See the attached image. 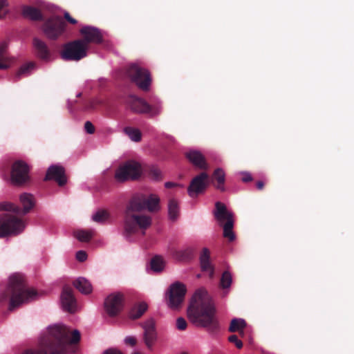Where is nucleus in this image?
Listing matches in <instances>:
<instances>
[{"label": "nucleus", "instance_id": "f257e3e1", "mask_svg": "<svg viewBox=\"0 0 354 354\" xmlns=\"http://www.w3.org/2000/svg\"><path fill=\"white\" fill-rule=\"evenodd\" d=\"M160 198L155 194L133 196L127 204L124 214V235L129 239L138 230H146L151 225V218L141 212H156L160 209Z\"/></svg>", "mask_w": 354, "mask_h": 354}, {"label": "nucleus", "instance_id": "f03ea898", "mask_svg": "<svg viewBox=\"0 0 354 354\" xmlns=\"http://www.w3.org/2000/svg\"><path fill=\"white\" fill-rule=\"evenodd\" d=\"M81 338L79 330L71 331L64 325L48 328V335L42 337L37 350L27 348L21 354H67L71 345L77 344Z\"/></svg>", "mask_w": 354, "mask_h": 354}, {"label": "nucleus", "instance_id": "7ed1b4c3", "mask_svg": "<svg viewBox=\"0 0 354 354\" xmlns=\"http://www.w3.org/2000/svg\"><path fill=\"white\" fill-rule=\"evenodd\" d=\"M215 313L214 304L207 290L204 288L196 290L187 308L189 321L210 333H215L219 328Z\"/></svg>", "mask_w": 354, "mask_h": 354}, {"label": "nucleus", "instance_id": "20e7f679", "mask_svg": "<svg viewBox=\"0 0 354 354\" xmlns=\"http://www.w3.org/2000/svg\"><path fill=\"white\" fill-rule=\"evenodd\" d=\"M37 295V291L29 288L21 276L15 274L10 277L9 285L1 299L9 298V310H12L23 304L34 300Z\"/></svg>", "mask_w": 354, "mask_h": 354}, {"label": "nucleus", "instance_id": "39448f33", "mask_svg": "<svg viewBox=\"0 0 354 354\" xmlns=\"http://www.w3.org/2000/svg\"><path fill=\"white\" fill-rule=\"evenodd\" d=\"M23 219L15 215L3 213L0 214V238L17 236L25 229Z\"/></svg>", "mask_w": 354, "mask_h": 354}, {"label": "nucleus", "instance_id": "423d86ee", "mask_svg": "<svg viewBox=\"0 0 354 354\" xmlns=\"http://www.w3.org/2000/svg\"><path fill=\"white\" fill-rule=\"evenodd\" d=\"M88 50V46L78 39L64 44L60 56L64 61L78 62L87 56Z\"/></svg>", "mask_w": 354, "mask_h": 354}, {"label": "nucleus", "instance_id": "0eeeda50", "mask_svg": "<svg viewBox=\"0 0 354 354\" xmlns=\"http://www.w3.org/2000/svg\"><path fill=\"white\" fill-rule=\"evenodd\" d=\"M127 76L139 88L148 91L151 84V77L149 71L137 64H129L126 70Z\"/></svg>", "mask_w": 354, "mask_h": 354}, {"label": "nucleus", "instance_id": "6e6552de", "mask_svg": "<svg viewBox=\"0 0 354 354\" xmlns=\"http://www.w3.org/2000/svg\"><path fill=\"white\" fill-rule=\"evenodd\" d=\"M125 102L133 112L136 113H148L151 117L159 115L162 111V107L160 104L150 105L142 98L133 95H129Z\"/></svg>", "mask_w": 354, "mask_h": 354}, {"label": "nucleus", "instance_id": "1a4fd4ad", "mask_svg": "<svg viewBox=\"0 0 354 354\" xmlns=\"http://www.w3.org/2000/svg\"><path fill=\"white\" fill-rule=\"evenodd\" d=\"M29 166L23 160H16L13 162L10 171L12 183L18 186H21L30 182Z\"/></svg>", "mask_w": 354, "mask_h": 354}, {"label": "nucleus", "instance_id": "9d476101", "mask_svg": "<svg viewBox=\"0 0 354 354\" xmlns=\"http://www.w3.org/2000/svg\"><path fill=\"white\" fill-rule=\"evenodd\" d=\"M140 174V165L135 162H127L116 169L114 177L117 182L123 183L129 180H136Z\"/></svg>", "mask_w": 354, "mask_h": 354}, {"label": "nucleus", "instance_id": "9b49d317", "mask_svg": "<svg viewBox=\"0 0 354 354\" xmlns=\"http://www.w3.org/2000/svg\"><path fill=\"white\" fill-rule=\"evenodd\" d=\"M66 24L64 19L58 16L51 17L43 25V31L50 39H57L65 31Z\"/></svg>", "mask_w": 354, "mask_h": 354}, {"label": "nucleus", "instance_id": "f8f14e48", "mask_svg": "<svg viewBox=\"0 0 354 354\" xmlns=\"http://www.w3.org/2000/svg\"><path fill=\"white\" fill-rule=\"evenodd\" d=\"M187 292L185 285L180 282H175L171 284L169 290V298L167 304L172 309H177L181 306L184 301Z\"/></svg>", "mask_w": 354, "mask_h": 354}, {"label": "nucleus", "instance_id": "ddd939ff", "mask_svg": "<svg viewBox=\"0 0 354 354\" xmlns=\"http://www.w3.org/2000/svg\"><path fill=\"white\" fill-rule=\"evenodd\" d=\"M124 306V297L120 292L109 295L104 301V309L110 317H115L120 313Z\"/></svg>", "mask_w": 354, "mask_h": 354}, {"label": "nucleus", "instance_id": "4468645a", "mask_svg": "<svg viewBox=\"0 0 354 354\" xmlns=\"http://www.w3.org/2000/svg\"><path fill=\"white\" fill-rule=\"evenodd\" d=\"M209 176L206 172H201L190 182L187 188L189 195L194 198L203 193L208 185Z\"/></svg>", "mask_w": 354, "mask_h": 354}, {"label": "nucleus", "instance_id": "2eb2a0df", "mask_svg": "<svg viewBox=\"0 0 354 354\" xmlns=\"http://www.w3.org/2000/svg\"><path fill=\"white\" fill-rule=\"evenodd\" d=\"M82 35V39H80L83 41V44L89 48L91 43L100 44L102 42L103 37L101 32L97 28L93 26H84L80 30Z\"/></svg>", "mask_w": 354, "mask_h": 354}, {"label": "nucleus", "instance_id": "dca6fc26", "mask_svg": "<svg viewBox=\"0 0 354 354\" xmlns=\"http://www.w3.org/2000/svg\"><path fill=\"white\" fill-rule=\"evenodd\" d=\"M61 303L63 309L70 313L75 312L77 308V301L73 294V289L65 286L63 288L61 295Z\"/></svg>", "mask_w": 354, "mask_h": 354}, {"label": "nucleus", "instance_id": "f3484780", "mask_svg": "<svg viewBox=\"0 0 354 354\" xmlns=\"http://www.w3.org/2000/svg\"><path fill=\"white\" fill-rule=\"evenodd\" d=\"M53 180L59 186H64L66 183L64 168L59 165H51L48 167L44 180Z\"/></svg>", "mask_w": 354, "mask_h": 354}, {"label": "nucleus", "instance_id": "a211bd4d", "mask_svg": "<svg viewBox=\"0 0 354 354\" xmlns=\"http://www.w3.org/2000/svg\"><path fill=\"white\" fill-rule=\"evenodd\" d=\"M144 341L146 346L151 349L156 339V333L155 330V323L153 319L146 321L143 324Z\"/></svg>", "mask_w": 354, "mask_h": 354}, {"label": "nucleus", "instance_id": "6ab92c4d", "mask_svg": "<svg viewBox=\"0 0 354 354\" xmlns=\"http://www.w3.org/2000/svg\"><path fill=\"white\" fill-rule=\"evenodd\" d=\"M186 158L196 167L202 170L208 169V164L204 156L200 151L196 150L189 151L186 153Z\"/></svg>", "mask_w": 354, "mask_h": 354}, {"label": "nucleus", "instance_id": "aec40b11", "mask_svg": "<svg viewBox=\"0 0 354 354\" xmlns=\"http://www.w3.org/2000/svg\"><path fill=\"white\" fill-rule=\"evenodd\" d=\"M32 44L36 55L41 59L48 61L50 59L51 53L47 44L38 38H34Z\"/></svg>", "mask_w": 354, "mask_h": 354}, {"label": "nucleus", "instance_id": "412c9836", "mask_svg": "<svg viewBox=\"0 0 354 354\" xmlns=\"http://www.w3.org/2000/svg\"><path fill=\"white\" fill-rule=\"evenodd\" d=\"M200 263L201 270L203 271L209 272V277H213L214 271L210 261V252L206 248H204L201 253Z\"/></svg>", "mask_w": 354, "mask_h": 354}, {"label": "nucleus", "instance_id": "4be33fe9", "mask_svg": "<svg viewBox=\"0 0 354 354\" xmlns=\"http://www.w3.org/2000/svg\"><path fill=\"white\" fill-rule=\"evenodd\" d=\"M20 202L23 206L21 209V214L25 215L30 212L35 204V201L33 195L28 193H24L20 195Z\"/></svg>", "mask_w": 354, "mask_h": 354}, {"label": "nucleus", "instance_id": "5701e85b", "mask_svg": "<svg viewBox=\"0 0 354 354\" xmlns=\"http://www.w3.org/2000/svg\"><path fill=\"white\" fill-rule=\"evenodd\" d=\"M21 14L25 18H28L32 21H40L43 19V16L40 10L30 6H24L22 7Z\"/></svg>", "mask_w": 354, "mask_h": 354}, {"label": "nucleus", "instance_id": "b1692460", "mask_svg": "<svg viewBox=\"0 0 354 354\" xmlns=\"http://www.w3.org/2000/svg\"><path fill=\"white\" fill-rule=\"evenodd\" d=\"M216 212L215 216L218 221H228L229 219H233L232 214L229 212L224 204L221 202H216L215 204Z\"/></svg>", "mask_w": 354, "mask_h": 354}, {"label": "nucleus", "instance_id": "393cba45", "mask_svg": "<svg viewBox=\"0 0 354 354\" xmlns=\"http://www.w3.org/2000/svg\"><path fill=\"white\" fill-rule=\"evenodd\" d=\"M73 286L81 293L84 295L90 294L92 292L91 283L84 277H80L73 281Z\"/></svg>", "mask_w": 354, "mask_h": 354}, {"label": "nucleus", "instance_id": "a878e982", "mask_svg": "<svg viewBox=\"0 0 354 354\" xmlns=\"http://www.w3.org/2000/svg\"><path fill=\"white\" fill-rule=\"evenodd\" d=\"M148 306L145 302L136 304L131 309L129 317L131 319H137L147 310Z\"/></svg>", "mask_w": 354, "mask_h": 354}, {"label": "nucleus", "instance_id": "bb28decb", "mask_svg": "<svg viewBox=\"0 0 354 354\" xmlns=\"http://www.w3.org/2000/svg\"><path fill=\"white\" fill-rule=\"evenodd\" d=\"M247 324L243 319L234 318L232 319L229 327V331L232 333L239 332L241 335H243V329Z\"/></svg>", "mask_w": 354, "mask_h": 354}, {"label": "nucleus", "instance_id": "cd10ccee", "mask_svg": "<svg viewBox=\"0 0 354 354\" xmlns=\"http://www.w3.org/2000/svg\"><path fill=\"white\" fill-rule=\"evenodd\" d=\"M212 178L217 182V184L215 185L216 189L221 192H224L225 187L223 185L225 180V175L224 171L221 168H217L214 170Z\"/></svg>", "mask_w": 354, "mask_h": 354}, {"label": "nucleus", "instance_id": "c85d7f7f", "mask_svg": "<svg viewBox=\"0 0 354 354\" xmlns=\"http://www.w3.org/2000/svg\"><path fill=\"white\" fill-rule=\"evenodd\" d=\"M168 214L171 220L175 221L179 215V205L178 201L174 198H171L168 203Z\"/></svg>", "mask_w": 354, "mask_h": 354}, {"label": "nucleus", "instance_id": "c756f323", "mask_svg": "<svg viewBox=\"0 0 354 354\" xmlns=\"http://www.w3.org/2000/svg\"><path fill=\"white\" fill-rule=\"evenodd\" d=\"M124 132L134 142H140L142 139L140 131L136 128L127 127L124 129Z\"/></svg>", "mask_w": 354, "mask_h": 354}, {"label": "nucleus", "instance_id": "7c9ffc66", "mask_svg": "<svg viewBox=\"0 0 354 354\" xmlns=\"http://www.w3.org/2000/svg\"><path fill=\"white\" fill-rule=\"evenodd\" d=\"M6 44L0 45V69H6L10 66L9 59L6 56Z\"/></svg>", "mask_w": 354, "mask_h": 354}, {"label": "nucleus", "instance_id": "2f4dec72", "mask_svg": "<svg viewBox=\"0 0 354 354\" xmlns=\"http://www.w3.org/2000/svg\"><path fill=\"white\" fill-rule=\"evenodd\" d=\"M35 64L34 62H30L23 65L15 76V82L18 81L21 76H27L30 74V71L35 68Z\"/></svg>", "mask_w": 354, "mask_h": 354}, {"label": "nucleus", "instance_id": "473e14b6", "mask_svg": "<svg viewBox=\"0 0 354 354\" xmlns=\"http://www.w3.org/2000/svg\"><path fill=\"white\" fill-rule=\"evenodd\" d=\"M233 225V219H229L228 221H226V223L223 225V236L228 239L230 241H232L235 239V236L232 230Z\"/></svg>", "mask_w": 354, "mask_h": 354}, {"label": "nucleus", "instance_id": "72a5a7b5", "mask_svg": "<svg viewBox=\"0 0 354 354\" xmlns=\"http://www.w3.org/2000/svg\"><path fill=\"white\" fill-rule=\"evenodd\" d=\"M94 232L92 230H77L75 232V236L81 242H88L93 236Z\"/></svg>", "mask_w": 354, "mask_h": 354}, {"label": "nucleus", "instance_id": "f704fd0d", "mask_svg": "<svg viewBox=\"0 0 354 354\" xmlns=\"http://www.w3.org/2000/svg\"><path fill=\"white\" fill-rule=\"evenodd\" d=\"M232 283V277L229 271H224L220 280V287L223 290L230 288Z\"/></svg>", "mask_w": 354, "mask_h": 354}, {"label": "nucleus", "instance_id": "c9c22d12", "mask_svg": "<svg viewBox=\"0 0 354 354\" xmlns=\"http://www.w3.org/2000/svg\"><path fill=\"white\" fill-rule=\"evenodd\" d=\"M0 211L12 212L17 214H21V208L10 202L0 203Z\"/></svg>", "mask_w": 354, "mask_h": 354}, {"label": "nucleus", "instance_id": "e433bc0d", "mask_svg": "<svg viewBox=\"0 0 354 354\" xmlns=\"http://www.w3.org/2000/svg\"><path fill=\"white\" fill-rule=\"evenodd\" d=\"M92 218L96 223H103L109 218V213L104 209L98 210L93 214Z\"/></svg>", "mask_w": 354, "mask_h": 354}, {"label": "nucleus", "instance_id": "4c0bfd02", "mask_svg": "<svg viewBox=\"0 0 354 354\" xmlns=\"http://www.w3.org/2000/svg\"><path fill=\"white\" fill-rule=\"evenodd\" d=\"M151 268L155 272H160L163 268V261L160 257H154L151 260Z\"/></svg>", "mask_w": 354, "mask_h": 354}, {"label": "nucleus", "instance_id": "58836bf2", "mask_svg": "<svg viewBox=\"0 0 354 354\" xmlns=\"http://www.w3.org/2000/svg\"><path fill=\"white\" fill-rule=\"evenodd\" d=\"M149 175L155 180H160L162 178L161 171L158 168H151L149 172Z\"/></svg>", "mask_w": 354, "mask_h": 354}, {"label": "nucleus", "instance_id": "ea45409f", "mask_svg": "<svg viewBox=\"0 0 354 354\" xmlns=\"http://www.w3.org/2000/svg\"><path fill=\"white\" fill-rule=\"evenodd\" d=\"M187 324L186 320L183 317H178L176 319V328L179 330H184L187 328Z\"/></svg>", "mask_w": 354, "mask_h": 354}, {"label": "nucleus", "instance_id": "a19ab883", "mask_svg": "<svg viewBox=\"0 0 354 354\" xmlns=\"http://www.w3.org/2000/svg\"><path fill=\"white\" fill-rule=\"evenodd\" d=\"M192 255V250L187 249L184 251H180L178 252V257L182 260H186L189 259Z\"/></svg>", "mask_w": 354, "mask_h": 354}, {"label": "nucleus", "instance_id": "79ce46f5", "mask_svg": "<svg viewBox=\"0 0 354 354\" xmlns=\"http://www.w3.org/2000/svg\"><path fill=\"white\" fill-rule=\"evenodd\" d=\"M8 2L6 0H0V18L3 17L8 12Z\"/></svg>", "mask_w": 354, "mask_h": 354}, {"label": "nucleus", "instance_id": "37998d69", "mask_svg": "<svg viewBox=\"0 0 354 354\" xmlns=\"http://www.w3.org/2000/svg\"><path fill=\"white\" fill-rule=\"evenodd\" d=\"M228 340L232 342V343H234L235 344L236 346L238 348H241L243 347V343L241 340L239 339L238 337L236 335H230L229 337H228Z\"/></svg>", "mask_w": 354, "mask_h": 354}, {"label": "nucleus", "instance_id": "c03bdc74", "mask_svg": "<svg viewBox=\"0 0 354 354\" xmlns=\"http://www.w3.org/2000/svg\"><path fill=\"white\" fill-rule=\"evenodd\" d=\"M84 129H85L86 131L89 134H92L95 132V127L89 121H87L85 122Z\"/></svg>", "mask_w": 354, "mask_h": 354}, {"label": "nucleus", "instance_id": "a18cd8bd", "mask_svg": "<svg viewBox=\"0 0 354 354\" xmlns=\"http://www.w3.org/2000/svg\"><path fill=\"white\" fill-rule=\"evenodd\" d=\"M76 258L79 261L83 262L87 258L86 253L83 250H80L76 253Z\"/></svg>", "mask_w": 354, "mask_h": 354}, {"label": "nucleus", "instance_id": "49530a36", "mask_svg": "<svg viewBox=\"0 0 354 354\" xmlns=\"http://www.w3.org/2000/svg\"><path fill=\"white\" fill-rule=\"evenodd\" d=\"M124 342L126 344L131 345L133 346L136 344L137 340L134 337L128 336L125 338Z\"/></svg>", "mask_w": 354, "mask_h": 354}, {"label": "nucleus", "instance_id": "de8ad7c7", "mask_svg": "<svg viewBox=\"0 0 354 354\" xmlns=\"http://www.w3.org/2000/svg\"><path fill=\"white\" fill-rule=\"evenodd\" d=\"M102 354H123L117 348H111L105 350Z\"/></svg>", "mask_w": 354, "mask_h": 354}, {"label": "nucleus", "instance_id": "09e8293b", "mask_svg": "<svg viewBox=\"0 0 354 354\" xmlns=\"http://www.w3.org/2000/svg\"><path fill=\"white\" fill-rule=\"evenodd\" d=\"M64 18L65 19L69 22L70 24H77V20L73 19L70 15L68 12H65L64 14Z\"/></svg>", "mask_w": 354, "mask_h": 354}, {"label": "nucleus", "instance_id": "8fccbe9b", "mask_svg": "<svg viewBox=\"0 0 354 354\" xmlns=\"http://www.w3.org/2000/svg\"><path fill=\"white\" fill-rule=\"evenodd\" d=\"M252 180V177L249 173H244L243 174L242 180L245 183L250 182Z\"/></svg>", "mask_w": 354, "mask_h": 354}, {"label": "nucleus", "instance_id": "3c124183", "mask_svg": "<svg viewBox=\"0 0 354 354\" xmlns=\"http://www.w3.org/2000/svg\"><path fill=\"white\" fill-rule=\"evenodd\" d=\"M179 185L173 182H167L165 184V187L167 189H170L175 187H178Z\"/></svg>", "mask_w": 354, "mask_h": 354}, {"label": "nucleus", "instance_id": "603ef678", "mask_svg": "<svg viewBox=\"0 0 354 354\" xmlns=\"http://www.w3.org/2000/svg\"><path fill=\"white\" fill-rule=\"evenodd\" d=\"M256 185L258 189L261 190L264 187V183L261 180H259L257 183Z\"/></svg>", "mask_w": 354, "mask_h": 354}, {"label": "nucleus", "instance_id": "864d4df0", "mask_svg": "<svg viewBox=\"0 0 354 354\" xmlns=\"http://www.w3.org/2000/svg\"><path fill=\"white\" fill-rule=\"evenodd\" d=\"M132 354H140V353H138V352H135V353H132Z\"/></svg>", "mask_w": 354, "mask_h": 354}, {"label": "nucleus", "instance_id": "5fc2aeb1", "mask_svg": "<svg viewBox=\"0 0 354 354\" xmlns=\"http://www.w3.org/2000/svg\"><path fill=\"white\" fill-rule=\"evenodd\" d=\"M227 291H224V295H227Z\"/></svg>", "mask_w": 354, "mask_h": 354}, {"label": "nucleus", "instance_id": "6e6d98bb", "mask_svg": "<svg viewBox=\"0 0 354 354\" xmlns=\"http://www.w3.org/2000/svg\"><path fill=\"white\" fill-rule=\"evenodd\" d=\"M180 354H188V353H186V352H183V353H180Z\"/></svg>", "mask_w": 354, "mask_h": 354}]
</instances>
